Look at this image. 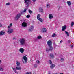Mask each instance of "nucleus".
I'll return each mask as SVG.
<instances>
[{"instance_id":"f257e3e1","label":"nucleus","mask_w":74,"mask_h":74,"mask_svg":"<svg viewBox=\"0 0 74 74\" xmlns=\"http://www.w3.org/2000/svg\"><path fill=\"white\" fill-rule=\"evenodd\" d=\"M47 44L48 47H49V51H52V49H53V47H52V42L51 40H49L47 41Z\"/></svg>"},{"instance_id":"f03ea898","label":"nucleus","mask_w":74,"mask_h":74,"mask_svg":"<svg viewBox=\"0 0 74 74\" xmlns=\"http://www.w3.org/2000/svg\"><path fill=\"white\" fill-rule=\"evenodd\" d=\"M19 41L20 45H23L25 44V39L23 38L19 40Z\"/></svg>"},{"instance_id":"7ed1b4c3","label":"nucleus","mask_w":74,"mask_h":74,"mask_svg":"<svg viewBox=\"0 0 74 74\" xmlns=\"http://www.w3.org/2000/svg\"><path fill=\"white\" fill-rule=\"evenodd\" d=\"M48 62L50 64H51L50 68L51 69H53V68H54L55 67V65L53 64H52V61L51 60H49V61Z\"/></svg>"},{"instance_id":"20e7f679","label":"nucleus","mask_w":74,"mask_h":74,"mask_svg":"<svg viewBox=\"0 0 74 74\" xmlns=\"http://www.w3.org/2000/svg\"><path fill=\"white\" fill-rule=\"evenodd\" d=\"M24 1L27 5V7H29V5L31 4V1L30 0H24Z\"/></svg>"},{"instance_id":"39448f33","label":"nucleus","mask_w":74,"mask_h":74,"mask_svg":"<svg viewBox=\"0 0 74 74\" xmlns=\"http://www.w3.org/2000/svg\"><path fill=\"white\" fill-rule=\"evenodd\" d=\"M21 15H22L21 13H19L18 14H17L16 16L15 19L16 20H18V19H19V18H20V17H21Z\"/></svg>"},{"instance_id":"423d86ee","label":"nucleus","mask_w":74,"mask_h":74,"mask_svg":"<svg viewBox=\"0 0 74 74\" xmlns=\"http://www.w3.org/2000/svg\"><path fill=\"white\" fill-rule=\"evenodd\" d=\"M21 15H22L21 13H19L18 14H17L16 16L15 19L16 20H18V19H19V18H20V17H21Z\"/></svg>"},{"instance_id":"0eeeda50","label":"nucleus","mask_w":74,"mask_h":74,"mask_svg":"<svg viewBox=\"0 0 74 74\" xmlns=\"http://www.w3.org/2000/svg\"><path fill=\"white\" fill-rule=\"evenodd\" d=\"M13 32L14 30L13 29L10 28L8 29L7 32L8 33V34H11L12 33H13Z\"/></svg>"},{"instance_id":"6e6552de","label":"nucleus","mask_w":74,"mask_h":74,"mask_svg":"<svg viewBox=\"0 0 74 74\" xmlns=\"http://www.w3.org/2000/svg\"><path fill=\"white\" fill-rule=\"evenodd\" d=\"M67 29V26L66 25H64L63 26L62 28V31H65V30Z\"/></svg>"},{"instance_id":"1a4fd4ad","label":"nucleus","mask_w":74,"mask_h":74,"mask_svg":"<svg viewBox=\"0 0 74 74\" xmlns=\"http://www.w3.org/2000/svg\"><path fill=\"white\" fill-rule=\"evenodd\" d=\"M23 59L25 61V63H27V57L26 56H24L23 57Z\"/></svg>"},{"instance_id":"9d476101","label":"nucleus","mask_w":74,"mask_h":74,"mask_svg":"<svg viewBox=\"0 0 74 74\" xmlns=\"http://www.w3.org/2000/svg\"><path fill=\"white\" fill-rule=\"evenodd\" d=\"M22 26L23 27H26L27 26V24L25 22H23L22 23Z\"/></svg>"},{"instance_id":"9b49d317","label":"nucleus","mask_w":74,"mask_h":74,"mask_svg":"<svg viewBox=\"0 0 74 74\" xmlns=\"http://www.w3.org/2000/svg\"><path fill=\"white\" fill-rule=\"evenodd\" d=\"M34 27L33 26H31V27H30L29 29V32H32L33 30Z\"/></svg>"},{"instance_id":"f8f14e48","label":"nucleus","mask_w":74,"mask_h":74,"mask_svg":"<svg viewBox=\"0 0 74 74\" xmlns=\"http://www.w3.org/2000/svg\"><path fill=\"white\" fill-rule=\"evenodd\" d=\"M19 51L21 53H23L24 52V49L23 48H20Z\"/></svg>"},{"instance_id":"ddd939ff","label":"nucleus","mask_w":74,"mask_h":74,"mask_svg":"<svg viewBox=\"0 0 74 74\" xmlns=\"http://www.w3.org/2000/svg\"><path fill=\"white\" fill-rule=\"evenodd\" d=\"M53 18V15L52 14H50L49 15V19H52Z\"/></svg>"},{"instance_id":"4468645a","label":"nucleus","mask_w":74,"mask_h":74,"mask_svg":"<svg viewBox=\"0 0 74 74\" xmlns=\"http://www.w3.org/2000/svg\"><path fill=\"white\" fill-rule=\"evenodd\" d=\"M42 32L45 33V32H47V29L45 28H43L42 29V30L41 31Z\"/></svg>"},{"instance_id":"2eb2a0df","label":"nucleus","mask_w":74,"mask_h":74,"mask_svg":"<svg viewBox=\"0 0 74 74\" xmlns=\"http://www.w3.org/2000/svg\"><path fill=\"white\" fill-rule=\"evenodd\" d=\"M5 34V32H3V31L0 32V36H2L3 35H4Z\"/></svg>"},{"instance_id":"dca6fc26","label":"nucleus","mask_w":74,"mask_h":74,"mask_svg":"<svg viewBox=\"0 0 74 74\" xmlns=\"http://www.w3.org/2000/svg\"><path fill=\"white\" fill-rule=\"evenodd\" d=\"M39 12H40L42 13H43V9H42V8L40 7L39 8Z\"/></svg>"},{"instance_id":"f3484780","label":"nucleus","mask_w":74,"mask_h":74,"mask_svg":"<svg viewBox=\"0 0 74 74\" xmlns=\"http://www.w3.org/2000/svg\"><path fill=\"white\" fill-rule=\"evenodd\" d=\"M49 56L50 58H54V55L52 54V53H51L50 54Z\"/></svg>"},{"instance_id":"a211bd4d","label":"nucleus","mask_w":74,"mask_h":74,"mask_svg":"<svg viewBox=\"0 0 74 74\" xmlns=\"http://www.w3.org/2000/svg\"><path fill=\"white\" fill-rule=\"evenodd\" d=\"M38 20H39L41 22H44V19L42 18H40Z\"/></svg>"},{"instance_id":"6ab92c4d","label":"nucleus","mask_w":74,"mask_h":74,"mask_svg":"<svg viewBox=\"0 0 74 74\" xmlns=\"http://www.w3.org/2000/svg\"><path fill=\"white\" fill-rule=\"evenodd\" d=\"M16 69L17 70H21V67H18L17 66L16 67Z\"/></svg>"},{"instance_id":"aec40b11","label":"nucleus","mask_w":74,"mask_h":74,"mask_svg":"<svg viewBox=\"0 0 74 74\" xmlns=\"http://www.w3.org/2000/svg\"><path fill=\"white\" fill-rule=\"evenodd\" d=\"M12 69L14 71V72L16 74H18V72L16 71L15 68H12Z\"/></svg>"},{"instance_id":"412c9836","label":"nucleus","mask_w":74,"mask_h":74,"mask_svg":"<svg viewBox=\"0 0 74 74\" xmlns=\"http://www.w3.org/2000/svg\"><path fill=\"white\" fill-rule=\"evenodd\" d=\"M16 64L17 67H19L20 66V62L18 61H16Z\"/></svg>"},{"instance_id":"4be33fe9","label":"nucleus","mask_w":74,"mask_h":74,"mask_svg":"<svg viewBox=\"0 0 74 74\" xmlns=\"http://www.w3.org/2000/svg\"><path fill=\"white\" fill-rule=\"evenodd\" d=\"M66 3L69 6H70V5H71V2L70 1H67Z\"/></svg>"},{"instance_id":"5701e85b","label":"nucleus","mask_w":74,"mask_h":74,"mask_svg":"<svg viewBox=\"0 0 74 74\" xmlns=\"http://www.w3.org/2000/svg\"><path fill=\"white\" fill-rule=\"evenodd\" d=\"M49 7H50V5L48 3H47V8H49Z\"/></svg>"},{"instance_id":"b1692460","label":"nucleus","mask_w":74,"mask_h":74,"mask_svg":"<svg viewBox=\"0 0 74 74\" xmlns=\"http://www.w3.org/2000/svg\"><path fill=\"white\" fill-rule=\"evenodd\" d=\"M12 25V23H11L10 24V26H8V29H9V28H10L11 26Z\"/></svg>"},{"instance_id":"393cba45","label":"nucleus","mask_w":74,"mask_h":74,"mask_svg":"<svg viewBox=\"0 0 74 74\" xmlns=\"http://www.w3.org/2000/svg\"><path fill=\"white\" fill-rule=\"evenodd\" d=\"M40 18V14H38L37 15V19H39V18Z\"/></svg>"},{"instance_id":"a878e982","label":"nucleus","mask_w":74,"mask_h":74,"mask_svg":"<svg viewBox=\"0 0 74 74\" xmlns=\"http://www.w3.org/2000/svg\"><path fill=\"white\" fill-rule=\"evenodd\" d=\"M52 37H56V34L54 33L53 34V35L52 36Z\"/></svg>"},{"instance_id":"bb28decb","label":"nucleus","mask_w":74,"mask_h":74,"mask_svg":"<svg viewBox=\"0 0 74 74\" xmlns=\"http://www.w3.org/2000/svg\"><path fill=\"white\" fill-rule=\"evenodd\" d=\"M38 39H41L42 37H41V36L40 35L37 37Z\"/></svg>"},{"instance_id":"cd10ccee","label":"nucleus","mask_w":74,"mask_h":74,"mask_svg":"<svg viewBox=\"0 0 74 74\" xmlns=\"http://www.w3.org/2000/svg\"><path fill=\"white\" fill-rule=\"evenodd\" d=\"M29 13H30V14H32L33 13V12H32V10H31L30 9L29 10Z\"/></svg>"},{"instance_id":"c85d7f7f","label":"nucleus","mask_w":74,"mask_h":74,"mask_svg":"<svg viewBox=\"0 0 74 74\" xmlns=\"http://www.w3.org/2000/svg\"><path fill=\"white\" fill-rule=\"evenodd\" d=\"M74 23L73 22H72L71 24V26L73 27V26H74Z\"/></svg>"},{"instance_id":"c756f323","label":"nucleus","mask_w":74,"mask_h":74,"mask_svg":"<svg viewBox=\"0 0 74 74\" xmlns=\"http://www.w3.org/2000/svg\"><path fill=\"white\" fill-rule=\"evenodd\" d=\"M65 32L67 36H69V33L67 32V31H65Z\"/></svg>"},{"instance_id":"7c9ffc66","label":"nucleus","mask_w":74,"mask_h":74,"mask_svg":"<svg viewBox=\"0 0 74 74\" xmlns=\"http://www.w3.org/2000/svg\"><path fill=\"white\" fill-rule=\"evenodd\" d=\"M30 17V15H27L26 16V18H29Z\"/></svg>"},{"instance_id":"2f4dec72","label":"nucleus","mask_w":74,"mask_h":74,"mask_svg":"<svg viewBox=\"0 0 74 74\" xmlns=\"http://www.w3.org/2000/svg\"><path fill=\"white\" fill-rule=\"evenodd\" d=\"M10 5V3L9 2L8 3H6V5Z\"/></svg>"},{"instance_id":"473e14b6","label":"nucleus","mask_w":74,"mask_h":74,"mask_svg":"<svg viewBox=\"0 0 74 74\" xmlns=\"http://www.w3.org/2000/svg\"><path fill=\"white\" fill-rule=\"evenodd\" d=\"M34 67H35V68H36L37 67V64H35L34 65Z\"/></svg>"},{"instance_id":"72a5a7b5","label":"nucleus","mask_w":74,"mask_h":74,"mask_svg":"<svg viewBox=\"0 0 74 74\" xmlns=\"http://www.w3.org/2000/svg\"><path fill=\"white\" fill-rule=\"evenodd\" d=\"M61 62H63L64 61V59L63 58H61Z\"/></svg>"},{"instance_id":"f704fd0d","label":"nucleus","mask_w":74,"mask_h":74,"mask_svg":"<svg viewBox=\"0 0 74 74\" xmlns=\"http://www.w3.org/2000/svg\"><path fill=\"white\" fill-rule=\"evenodd\" d=\"M25 74H32V73H29L27 72L25 73Z\"/></svg>"},{"instance_id":"c9c22d12","label":"nucleus","mask_w":74,"mask_h":74,"mask_svg":"<svg viewBox=\"0 0 74 74\" xmlns=\"http://www.w3.org/2000/svg\"><path fill=\"white\" fill-rule=\"evenodd\" d=\"M36 62H37V63H38V64L40 63V61H38V60H37L36 61Z\"/></svg>"},{"instance_id":"e433bc0d","label":"nucleus","mask_w":74,"mask_h":74,"mask_svg":"<svg viewBox=\"0 0 74 74\" xmlns=\"http://www.w3.org/2000/svg\"><path fill=\"white\" fill-rule=\"evenodd\" d=\"M0 70L1 71H3V69L2 68H0Z\"/></svg>"},{"instance_id":"4c0bfd02","label":"nucleus","mask_w":74,"mask_h":74,"mask_svg":"<svg viewBox=\"0 0 74 74\" xmlns=\"http://www.w3.org/2000/svg\"><path fill=\"white\" fill-rule=\"evenodd\" d=\"M13 40H16V38H15V37H14L13 38Z\"/></svg>"},{"instance_id":"58836bf2","label":"nucleus","mask_w":74,"mask_h":74,"mask_svg":"<svg viewBox=\"0 0 74 74\" xmlns=\"http://www.w3.org/2000/svg\"><path fill=\"white\" fill-rule=\"evenodd\" d=\"M46 52H49V49H46Z\"/></svg>"},{"instance_id":"ea45409f","label":"nucleus","mask_w":74,"mask_h":74,"mask_svg":"<svg viewBox=\"0 0 74 74\" xmlns=\"http://www.w3.org/2000/svg\"><path fill=\"white\" fill-rule=\"evenodd\" d=\"M71 48H73V45H71Z\"/></svg>"},{"instance_id":"a19ab883","label":"nucleus","mask_w":74,"mask_h":74,"mask_svg":"<svg viewBox=\"0 0 74 74\" xmlns=\"http://www.w3.org/2000/svg\"><path fill=\"white\" fill-rule=\"evenodd\" d=\"M27 10V9H24V12H26V11Z\"/></svg>"},{"instance_id":"79ce46f5","label":"nucleus","mask_w":74,"mask_h":74,"mask_svg":"<svg viewBox=\"0 0 74 74\" xmlns=\"http://www.w3.org/2000/svg\"><path fill=\"white\" fill-rule=\"evenodd\" d=\"M2 26V25L1 24V23H0V27H1Z\"/></svg>"},{"instance_id":"37998d69","label":"nucleus","mask_w":74,"mask_h":74,"mask_svg":"<svg viewBox=\"0 0 74 74\" xmlns=\"http://www.w3.org/2000/svg\"><path fill=\"white\" fill-rule=\"evenodd\" d=\"M63 42V40H61V41L60 42V43H62Z\"/></svg>"},{"instance_id":"c03bdc74","label":"nucleus","mask_w":74,"mask_h":74,"mask_svg":"<svg viewBox=\"0 0 74 74\" xmlns=\"http://www.w3.org/2000/svg\"><path fill=\"white\" fill-rule=\"evenodd\" d=\"M68 43H70V42H71V41H70V40H68Z\"/></svg>"},{"instance_id":"a18cd8bd","label":"nucleus","mask_w":74,"mask_h":74,"mask_svg":"<svg viewBox=\"0 0 74 74\" xmlns=\"http://www.w3.org/2000/svg\"><path fill=\"white\" fill-rule=\"evenodd\" d=\"M36 0H32V1H33V2H35L36 1Z\"/></svg>"},{"instance_id":"49530a36","label":"nucleus","mask_w":74,"mask_h":74,"mask_svg":"<svg viewBox=\"0 0 74 74\" xmlns=\"http://www.w3.org/2000/svg\"><path fill=\"white\" fill-rule=\"evenodd\" d=\"M22 62H23V63H25V62H24V61H23V60H22Z\"/></svg>"},{"instance_id":"de8ad7c7","label":"nucleus","mask_w":74,"mask_h":74,"mask_svg":"<svg viewBox=\"0 0 74 74\" xmlns=\"http://www.w3.org/2000/svg\"><path fill=\"white\" fill-rule=\"evenodd\" d=\"M0 63H1V60H0Z\"/></svg>"}]
</instances>
